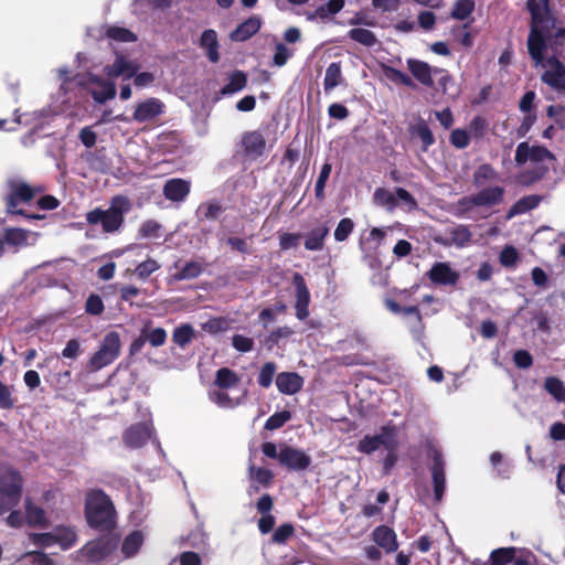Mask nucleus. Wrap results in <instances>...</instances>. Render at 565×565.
<instances>
[{"label": "nucleus", "mask_w": 565, "mask_h": 565, "mask_svg": "<svg viewBox=\"0 0 565 565\" xmlns=\"http://www.w3.org/2000/svg\"><path fill=\"white\" fill-rule=\"evenodd\" d=\"M345 78L342 75L341 62H332L326 70L323 78V89L326 93H330L337 86L344 84Z\"/></svg>", "instance_id": "c85d7f7f"}, {"label": "nucleus", "mask_w": 565, "mask_h": 565, "mask_svg": "<svg viewBox=\"0 0 565 565\" xmlns=\"http://www.w3.org/2000/svg\"><path fill=\"white\" fill-rule=\"evenodd\" d=\"M150 438V431L148 427L142 423L131 425L124 433L122 439L127 447L137 449L145 446Z\"/></svg>", "instance_id": "5701e85b"}, {"label": "nucleus", "mask_w": 565, "mask_h": 565, "mask_svg": "<svg viewBox=\"0 0 565 565\" xmlns=\"http://www.w3.org/2000/svg\"><path fill=\"white\" fill-rule=\"evenodd\" d=\"M329 227L327 225L312 228L305 239V248L307 250H321L324 247V239L329 235Z\"/></svg>", "instance_id": "2f4dec72"}, {"label": "nucleus", "mask_w": 565, "mask_h": 565, "mask_svg": "<svg viewBox=\"0 0 565 565\" xmlns=\"http://www.w3.org/2000/svg\"><path fill=\"white\" fill-rule=\"evenodd\" d=\"M191 190V183L181 178H172L163 184L162 193L168 201L182 202Z\"/></svg>", "instance_id": "6ab92c4d"}, {"label": "nucleus", "mask_w": 565, "mask_h": 565, "mask_svg": "<svg viewBox=\"0 0 565 565\" xmlns=\"http://www.w3.org/2000/svg\"><path fill=\"white\" fill-rule=\"evenodd\" d=\"M504 189L499 185L488 186L468 199L476 206H493L503 201Z\"/></svg>", "instance_id": "4be33fe9"}, {"label": "nucleus", "mask_w": 565, "mask_h": 565, "mask_svg": "<svg viewBox=\"0 0 565 565\" xmlns=\"http://www.w3.org/2000/svg\"><path fill=\"white\" fill-rule=\"evenodd\" d=\"M241 146L248 159H257L266 151V139L258 130L246 131L242 135Z\"/></svg>", "instance_id": "4468645a"}, {"label": "nucleus", "mask_w": 565, "mask_h": 565, "mask_svg": "<svg viewBox=\"0 0 565 565\" xmlns=\"http://www.w3.org/2000/svg\"><path fill=\"white\" fill-rule=\"evenodd\" d=\"M119 539L113 534L102 535L87 542L78 551V559L88 565H99L107 559L118 546Z\"/></svg>", "instance_id": "39448f33"}, {"label": "nucleus", "mask_w": 565, "mask_h": 565, "mask_svg": "<svg viewBox=\"0 0 565 565\" xmlns=\"http://www.w3.org/2000/svg\"><path fill=\"white\" fill-rule=\"evenodd\" d=\"M173 267L178 269V271L171 276L175 281L195 279L203 273L202 263L196 260L186 262L183 266H180V262L178 260L173 264Z\"/></svg>", "instance_id": "cd10ccee"}, {"label": "nucleus", "mask_w": 565, "mask_h": 565, "mask_svg": "<svg viewBox=\"0 0 565 565\" xmlns=\"http://www.w3.org/2000/svg\"><path fill=\"white\" fill-rule=\"evenodd\" d=\"M131 209L130 200L125 195H115L107 210L96 207L86 214L90 225H102L104 233L117 232L125 222V214Z\"/></svg>", "instance_id": "7ed1b4c3"}, {"label": "nucleus", "mask_w": 565, "mask_h": 565, "mask_svg": "<svg viewBox=\"0 0 565 565\" xmlns=\"http://www.w3.org/2000/svg\"><path fill=\"white\" fill-rule=\"evenodd\" d=\"M374 203L386 207L388 211H393L398 206L396 201L395 191L391 192L384 188H377L373 193Z\"/></svg>", "instance_id": "37998d69"}, {"label": "nucleus", "mask_w": 565, "mask_h": 565, "mask_svg": "<svg viewBox=\"0 0 565 565\" xmlns=\"http://www.w3.org/2000/svg\"><path fill=\"white\" fill-rule=\"evenodd\" d=\"M546 64L551 68L542 73V83L546 84L555 92L565 93V64L556 56L548 57Z\"/></svg>", "instance_id": "9d476101"}, {"label": "nucleus", "mask_w": 565, "mask_h": 565, "mask_svg": "<svg viewBox=\"0 0 565 565\" xmlns=\"http://www.w3.org/2000/svg\"><path fill=\"white\" fill-rule=\"evenodd\" d=\"M104 310L105 306L100 296L90 294L85 302V311L92 316H100Z\"/></svg>", "instance_id": "338daca9"}, {"label": "nucleus", "mask_w": 565, "mask_h": 565, "mask_svg": "<svg viewBox=\"0 0 565 565\" xmlns=\"http://www.w3.org/2000/svg\"><path fill=\"white\" fill-rule=\"evenodd\" d=\"M25 521L31 526H49L45 511L41 507L34 505L30 499L25 501Z\"/></svg>", "instance_id": "c9c22d12"}, {"label": "nucleus", "mask_w": 565, "mask_h": 565, "mask_svg": "<svg viewBox=\"0 0 565 565\" xmlns=\"http://www.w3.org/2000/svg\"><path fill=\"white\" fill-rule=\"evenodd\" d=\"M547 171H548V168L542 167V166L533 168V169H527V170L520 172L516 175V181L519 184H521L523 186H530V185L534 184L535 182L542 180L544 178V175L547 173Z\"/></svg>", "instance_id": "ea45409f"}, {"label": "nucleus", "mask_w": 565, "mask_h": 565, "mask_svg": "<svg viewBox=\"0 0 565 565\" xmlns=\"http://www.w3.org/2000/svg\"><path fill=\"white\" fill-rule=\"evenodd\" d=\"M291 418V413L289 411H281L273 414L268 417L265 423L264 428L267 430H276L281 428Z\"/></svg>", "instance_id": "680f3d73"}, {"label": "nucleus", "mask_w": 565, "mask_h": 565, "mask_svg": "<svg viewBox=\"0 0 565 565\" xmlns=\"http://www.w3.org/2000/svg\"><path fill=\"white\" fill-rule=\"evenodd\" d=\"M138 70V66L126 60L122 55L116 57L115 62L104 67V73L108 77H118L124 75L126 78H131Z\"/></svg>", "instance_id": "a878e982"}, {"label": "nucleus", "mask_w": 565, "mask_h": 565, "mask_svg": "<svg viewBox=\"0 0 565 565\" xmlns=\"http://www.w3.org/2000/svg\"><path fill=\"white\" fill-rule=\"evenodd\" d=\"M160 264L153 259L148 258L145 262L138 264L134 270V274L141 280L147 279L151 274L160 269Z\"/></svg>", "instance_id": "bf43d9fd"}, {"label": "nucleus", "mask_w": 565, "mask_h": 565, "mask_svg": "<svg viewBox=\"0 0 565 565\" xmlns=\"http://www.w3.org/2000/svg\"><path fill=\"white\" fill-rule=\"evenodd\" d=\"M248 477L250 480L265 488L270 487L274 480V473L269 469L255 467L253 463L248 466Z\"/></svg>", "instance_id": "79ce46f5"}, {"label": "nucleus", "mask_w": 565, "mask_h": 565, "mask_svg": "<svg viewBox=\"0 0 565 565\" xmlns=\"http://www.w3.org/2000/svg\"><path fill=\"white\" fill-rule=\"evenodd\" d=\"M407 67L411 74L424 86L433 87L434 79L433 75L435 74V68H433L428 63L409 58L407 60Z\"/></svg>", "instance_id": "b1692460"}, {"label": "nucleus", "mask_w": 565, "mask_h": 565, "mask_svg": "<svg viewBox=\"0 0 565 565\" xmlns=\"http://www.w3.org/2000/svg\"><path fill=\"white\" fill-rule=\"evenodd\" d=\"M193 338L194 329L191 324H182L175 328L172 333V341L181 348L189 344Z\"/></svg>", "instance_id": "603ef678"}, {"label": "nucleus", "mask_w": 565, "mask_h": 565, "mask_svg": "<svg viewBox=\"0 0 565 565\" xmlns=\"http://www.w3.org/2000/svg\"><path fill=\"white\" fill-rule=\"evenodd\" d=\"M54 539L55 544H58L63 550H68L76 543L77 534L70 526H57L54 530Z\"/></svg>", "instance_id": "4c0bfd02"}, {"label": "nucleus", "mask_w": 565, "mask_h": 565, "mask_svg": "<svg viewBox=\"0 0 565 565\" xmlns=\"http://www.w3.org/2000/svg\"><path fill=\"white\" fill-rule=\"evenodd\" d=\"M544 388L548 394H551L556 401L565 399V387L563 382L555 376L546 377L544 382Z\"/></svg>", "instance_id": "864d4df0"}, {"label": "nucleus", "mask_w": 565, "mask_h": 565, "mask_svg": "<svg viewBox=\"0 0 565 565\" xmlns=\"http://www.w3.org/2000/svg\"><path fill=\"white\" fill-rule=\"evenodd\" d=\"M426 275L434 285L438 286H456L460 279L459 273L446 262L435 263Z\"/></svg>", "instance_id": "f8f14e48"}, {"label": "nucleus", "mask_w": 565, "mask_h": 565, "mask_svg": "<svg viewBox=\"0 0 565 565\" xmlns=\"http://www.w3.org/2000/svg\"><path fill=\"white\" fill-rule=\"evenodd\" d=\"M397 438V428L392 422L381 427V431L377 435H366L358 443V451L371 455L377 450L381 446L384 448L393 447V441Z\"/></svg>", "instance_id": "6e6552de"}, {"label": "nucleus", "mask_w": 565, "mask_h": 565, "mask_svg": "<svg viewBox=\"0 0 565 565\" xmlns=\"http://www.w3.org/2000/svg\"><path fill=\"white\" fill-rule=\"evenodd\" d=\"M542 201V196L537 194L525 195L519 199L509 210L508 217L514 215L524 214L539 206Z\"/></svg>", "instance_id": "72a5a7b5"}, {"label": "nucleus", "mask_w": 565, "mask_h": 565, "mask_svg": "<svg viewBox=\"0 0 565 565\" xmlns=\"http://www.w3.org/2000/svg\"><path fill=\"white\" fill-rule=\"evenodd\" d=\"M398 441L397 438L393 441V447H386L387 450L386 456L383 459L382 473L383 476L391 475L393 468L395 467L398 456H397Z\"/></svg>", "instance_id": "13d9d810"}, {"label": "nucleus", "mask_w": 565, "mask_h": 565, "mask_svg": "<svg viewBox=\"0 0 565 565\" xmlns=\"http://www.w3.org/2000/svg\"><path fill=\"white\" fill-rule=\"evenodd\" d=\"M450 143L457 149H465L470 143V136L466 129H454L449 138Z\"/></svg>", "instance_id": "69168bd1"}, {"label": "nucleus", "mask_w": 565, "mask_h": 565, "mask_svg": "<svg viewBox=\"0 0 565 565\" xmlns=\"http://www.w3.org/2000/svg\"><path fill=\"white\" fill-rule=\"evenodd\" d=\"M277 370V365L275 362H266L258 374L257 382L259 386L264 388H268L274 380L275 373Z\"/></svg>", "instance_id": "052dcab7"}, {"label": "nucleus", "mask_w": 565, "mask_h": 565, "mask_svg": "<svg viewBox=\"0 0 565 565\" xmlns=\"http://www.w3.org/2000/svg\"><path fill=\"white\" fill-rule=\"evenodd\" d=\"M224 211L221 203L216 200H210L201 203L196 210L200 220L216 221Z\"/></svg>", "instance_id": "e433bc0d"}, {"label": "nucleus", "mask_w": 565, "mask_h": 565, "mask_svg": "<svg viewBox=\"0 0 565 565\" xmlns=\"http://www.w3.org/2000/svg\"><path fill=\"white\" fill-rule=\"evenodd\" d=\"M84 515L95 531L110 534L117 526V511L110 497L102 489L86 492Z\"/></svg>", "instance_id": "f03ea898"}, {"label": "nucleus", "mask_w": 565, "mask_h": 565, "mask_svg": "<svg viewBox=\"0 0 565 565\" xmlns=\"http://www.w3.org/2000/svg\"><path fill=\"white\" fill-rule=\"evenodd\" d=\"M373 542L386 554H392L398 550L396 532L387 525H379L372 532Z\"/></svg>", "instance_id": "f3484780"}, {"label": "nucleus", "mask_w": 565, "mask_h": 565, "mask_svg": "<svg viewBox=\"0 0 565 565\" xmlns=\"http://www.w3.org/2000/svg\"><path fill=\"white\" fill-rule=\"evenodd\" d=\"M292 285L296 289V317L302 321L309 317L310 292L305 278L299 273L294 274Z\"/></svg>", "instance_id": "9b49d317"}, {"label": "nucleus", "mask_w": 565, "mask_h": 565, "mask_svg": "<svg viewBox=\"0 0 565 565\" xmlns=\"http://www.w3.org/2000/svg\"><path fill=\"white\" fill-rule=\"evenodd\" d=\"M525 8L530 13V31L526 49L535 65H544L547 49L563 46L565 28H557V19L552 12L550 0H526Z\"/></svg>", "instance_id": "f257e3e1"}, {"label": "nucleus", "mask_w": 565, "mask_h": 565, "mask_svg": "<svg viewBox=\"0 0 565 565\" xmlns=\"http://www.w3.org/2000/svg\"><path fill=\"white\" fill-rule=\"evenodd\" d=\"M142 543V533L140 531H134L125 537L121 544V552L126 557L135 556L140 550Z\"/></svg>", "instance_id": "58836bf2"}, {"label": "nucleus", "mask_w": 565, "mask_h": 565, "mask_svg": "<svg viewBox=\"0 0 565 565\" xmlns=\"http://www.w3.org/2000/svg\"><path fill=\"white\" fill-rule=\"evenodd\" d=\"M239 382V375L234 370L224 366L216 371L213 386L220 390H230L237 386Z\"/></svg>", "instance_id": "c756f323"}, {"label": "nucleus", "mask_w": 565, "mask_h": 565, "mask_svg": "<svg viewBox=\"0 0 565 565\" xmlns=\"http://www.w3.org/2000/svg\"><path fill=\"white\" fill-rule=\"evenodd\" d=\"M332 164L330 162H324L321 167L320 173L315 184V196L318 202H323L326 199L324 188L327 181L331 174Z\"/></svg>", "instance_id": "a18cd8bd"}, {"label": "nucleus", "mask_w": 565, "mask_h": 565, "mask_svg": "<svg viewBox=\"0 0 565 565\" xmlns=\"http://www.w3.org/2000/svg\"><path fill=\"white\" fill-rule=\"evenodd\" d=\"M475 10L473 0H457L451 11V17L456 20H466Z\"/></svg>", "instance_id": "6e6d98bb"}, {"label": "nucleus", "mask_w": 565, "mask_h": 565, "mask_svg": "<svg viewBox=\"0 0 565 565\" xmlns=\"http://www.w3.org/2000/svg\"><path fill=\"white\" fill-rule=\"evenodd\" d=\"M209 399L220 407L233 408L239 404L238 399H233L225 390H209Z\"/></svg>", "instance_id": "8fccbe9b"}, {"label": "nucleus", "mask_w": 565, "mask_h": 565, "mask_svg": "<svg viewBox=\"0 0 565 565\" xmlns=\"http://www.w3.org/2000/svg\"><path fill=\"white\" fill-rule=\"evenodd\" d=\"M294 533V525L291 523H284L275 530L273 534V542L277 544H285Z\"/></svg>", "instance_id": "774afa93"}, {"label": "nucleus", "mask_w": 565, "mask_h": 565, "mask_svg": "<svg viewBox=\"0 0 565 565\" xmlns=\"http://www.w3.org/2000/svg\"><path fill=\"white\" fill-rule=\"evenodd\" d=\"M247 84V75L243 71H234L228 78V83L221 89L223 95L234 94L242 90Z\"/></svg>", "instance_id": "a19ab883"}, {"label": "nucleus", "mask_w": 565, "mask_h": 565, "mask_svg": "<svg viewBox=\"0 0 565 565\" xmlns=\"http://www.w3.org/2000/svg\"><path fill=\"white\" fill-rule=\"evenodd\" d=\"M555 156L545 146H530L527 141L520 142L515 150L514 161L518 166L532 162H543L545 160L553 161Z\"/></svg>", "instance_id": "1a4fd4ad"}, {"label": "nucleus", "mask_w": 565, "mask_h": 565, "mask_svg": "<svg viewBox=\"0 0 565 565\" xmlns=\"http://www.w3.org/2000/svg\"><path fill=\"white\" fill-rule=\"evenodd\" d=\"M260 26L262 20L258 17H249L248 19L239 23L237 28L231 32L230 38L232 41L235 42L247 41L259 31Z\"/></svg>", "instance_id": "393cba45"}, {"label": "nucleus", "mask_w": 565, "mask_h": 565, "mask_svg": "<svg viewBox=\"0 0 565 565\" xmlns=\"http://www.w3.org/2000/svg\"><path fill=\"white\" fill-rule=\"evenodd\" d=\"M23 478L13 469H6L0 475V492L11 498L21 500Z\"/></svg>", "instance_id": "2eb2a0df"}, {"label": "nucleus", "mask_w": 565, "mask_h": 565, "mask_svg": "<svg viewBox=\"0 0 565 565\" xmlns=\"http://www.w3.org/2000/svg\"><path fill=\"white\" fill-rule=\"evenodd\" d=\"M6 245L18 248L28 244V232L22 228H7L3 234Z\"/></svg>", "instance_id": "c03bdc74"}, {"label": "nucleus", "mask_w": 565, "mask_h": 565, "mask_svg": "<svg viewBox=\"0 0 565 565\" xmlns=\"http://www.w3.org/2000/svg\"><path fill=\"white\" fill-rule=\"evenodd\" d=\"M164 105L158 98H148L137 105L134 111V119L138 122H145L157 118L163 113Z\"/></svg>", "instance_id": "412c9836"}, {"label": "nucleus", "mask_w": 565, "mask_h": 565, "mask_svg": "<svg viewBox=\"0 0 565 565\" xmlns=\"http://www.w3.org/2000/svg\"><path fill=\"white\" fill-rule=\"evenodd\" d=\"M10 192L6 196V207L9 214L22 215L29 220H42L44 215L28 214L24 210L17 209L21 203L31 202L41 189L33 188L25 182L11 181Z\"/></svg>", "instance_id": "423d86ee"}, {"label": "nucleus", "mask_w": 565, "mask_h": 565, "mask_svg": "<svg viewBox=\"0 0 565 565\" xmlns=\"http://www.w3.org/2000/svg\"><path fill=\"white\" fill-rule=\"evenodd\" d=\"M385 231L380 227H373L369 237L365 241H360V248L362 252L367 253V256L376 255L379 247L382 245L385 238Z\"/></svg>", "instance_id": "473e14b6"}, {"label": "nucleus", "mask_w": 565, "mask_h": 565, "mask_svg": "<svg viewBox=\"0 0 565 565\" xmlns=\"http://www.w3.org/2000/svg\"><path fill=\"white\" fill-rule=\"evenodd\" d=\"M305 380L297 372H280L276 376V386L281 394L294 395L303 387Z\"/></svg>", "instance_id": "aec40b11"}, {"label": "nucleus", "mask_w": 565, "mask_h": 565, "mask_svg": "<svg viewBox=\"0 0 565 565\" xmlns=\"http://www.w3.org/2000/svg\"><path fill=\"white\" fill-rule=\"evenodd\" d=\"M395 195L397 203L401 202L403 206L406 207L408 212L415 211L418 209V203L414 195L409 193L404 188H396L395 189Z\"/></svg>", "instance_id": "0e129e2a"}, {"label": "nucleus", "mask_w": 565, "mask_h": 565, "mask_svg": "<svg viewBox=\"0 0 565 565\" xmlns=\"http://www.w3.org/2000/svg\"><path fill=\"white\" fill-rule=\"evenodd\" d=\"M199 44L201 49L206 51V57L210 62L217 63L220 61L218 40L215 30L207 29L203 31Z\"/></svg>", "instance_id": "bb28decb"}, {"label": "nucleus", "mask_w": 565, "mask_h": 565, "mask_svg": "<svg viewBox=\"0 0 565 565\" xmlns=\"http://www.w3.org/2000/svg\"><path fill=\"white\" fill-rule=\"evenodd\" d=\"M121 342L119 333L110 331L105 334L99 349L90 356L88 369L98 371L111 364L120 354Z\"/></svg>", "instance_id": "0eeeda50"}, {"label": "nucleus", "mask_w": 565, "mask_h": 565, "mask_svg": "<svg viewBox=\"0 0 565 565\" xmlns=\"http://www.w3.org/2000/svg\"><path fill=\"white\" fill-rule=\"evenodd\" d=\"M354 230V222L350 217L340 220L334 230V239L337 242H344L352 234Z\"/></svg>", "instance_id": "e2e57ef3"}, {"label": "nucleus", "mask_w": 565, "mask_h": 565, "mask_svg": "<svg viewBox=\"0 0 565 565\" xmlns=\"http://www.w3.org/2000/svg\"><path fill=\"white\" fill-rule=\"evenodd\" d=\"M274 508V499L269 493H264L256 502L257 512L262 514L258 520V530L262 534L273 531L276 519L270 511Z\"/></svg>", "instance_id": "dca6fc26"}, {"label": "nucleus", "mask_w": 565, "mask_h": 565, "mask_svg": "<svg viewBox=\"0 0 565 565\" xmlns=\"http://www.w3.org/2000/svg\"><path fill=\"white\" fill-rule=\"evenodd\" d=\"M449 244H454L457 247H463L471 241L472 234L468 226L457 225L449 230Z\"/></svg>", "instance_id": "09e8293b"}, {"label": "nucleus", "mask_w": 565, "mask_h": 565, "mask_svg": "<svg viewBox=\"0 0 565 565\" xmlns=\"http://www.w3.org/2000/svg\"><path fill=\"white\" fill-rule=\"evenodd\" d=\"M409 132L412 136L420 139L424 151H426L436 141L427 121L423 118H419L417 122L411 127Z\"/></svg>", "instance_id": "f704fd0d"}, {"label": "nucleus", "mask_w": 565, "mask_h": 565, "mask_svg": "<svg viewBox=\"0 0 565 565\" xmlns=\"http://www.w3.org/2000/svg\"><path fill=\"white\" fill-rule=\"evenodd\" d=\"M345 4V0H329L327 3L318 7L315 11L313 17L324 21L330 15L339 13Z\"/></svg>", "instance_id": "de8ad7c7"}, {"label": "nucleus", "mask_w": 565, "mask_h": 565, "mask_svg": "<svg viewBox=\"0 0 565 565\" xmlns=\"http://www.w3.org/2000/svg\"><path fill=\"white\" fill-rule=\"evenodd\" d=\"M431 477L434 483V495L436 501H440L446 489L445 461L438 450H434Z\"/></svg>", "instance_id": "a211bd4d"}, {"label": "nucleus", "mask_w": 565, "mask_h": 565, "mask_svg": "<svg viewBox=\"0 0 565 565\" xmlns=\"http://www.w3.org/2000/svg\"><path fill=\"white\" fill-rule=\"evenodd\" d=\"M142 334L147 338V342H149L152 347H161L167 341V331L161 328L149 329L147 327L141 329Z\"/></svg>", "instance_id": "4d7b16f0"}, {"label": "nucleus", "mask_w": 565, "mask_h": 565, "mask_svg": "<svg viewBox=\"0 0 565 565\" xmlns=\"http://www.w3.org/2000/svg\"><path fill=\"white\" fill-rule=\"evenodd\" d=\"M348 36L351 40H353L366 47H372L377 43V38L374 34V32H372L367 29H363V28L351 29L348 32Z\"/></svg>", "instance_id": "49530a36"}, {"label": "nucleus", "mask_w": 565, "mask_h": 565, "mask_svg": "<svg viewBox=\"0 0 565 565\" xmlns=\"http://www.w3.org/2000/svg\"><path fill=\"white\" fill-rule=\"evenodd\" d=\"M263 454L270 459H277L279 465L289 471H305L311 465V457L302 449L280 444L279 448L273 441L262 444Z\"/></svg>", "instance_id": "20e7f679"}, {"label": "nucleus", "mask_w": 565, "mask_h": 565, "mask_svg": "<svg viewBox=\"0 0 565 565\" xmlns=\"http://www.w3.org/2000/svg\"><path fill=\"white\" fill-rule=\"evenodd\" d=\"M516 554V547H499L490 553V557L487 562L478 563L475 561L473 565H508L514 561Z\"/></svg>", "instance_id": "7c9ffc66"}, {"label": "nucleus", "mask_w": 565, "mask_h": 565, "mask_svg": "<svg viewBox=\"0 0 565 565\" xmlns=\"http://www.w3.org/2000/svg\"><path fill=\"white\" fill-rule=\"evenodd\" d=\"M495 170L489 163H483L478 167L473 173V184L478 188L482 186L487 181L497 179Z\"/></svg>", "instance_id": "3c124183"}, {"label": "nucleus", "mask_w": 565, "mask_h": 565, "mask_svg": "<svg viewBox=\"0 0 565 565\" xmlns=\"http://www.w3.org/2000/svg\"><path fill=\"white\" fill-rule=\"evenodd\" d=\"M106 36L108 39L118 42H136L137 35L130 30L122 26H109L106 30Z\"/></svg>", "instance_id": "5fc2aeb1"}, {"label": "nucleus", "mask_w": 565, "mask_h": 565, "mask_svg": "<svg viewBox=\"0 0 565 565\" xmlns=\"http://www.w3.org/2000/svg\"><path fill=\"white\" fill-rule=\"evenodd\" d=\"M78 85L87 87L88 85H97L99 89H92L90 94L94 100L98 104H104L116 95V87L114 83L106 82L97 75L88 73L85 78L77 82Z\"/></svg>", "instance_id": "ddd939ff"}]
</instances>
